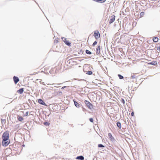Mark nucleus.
<instances>
[{
  "mask_svg": "<svg viewBox=\"0 0 160 160\" xmlns=\"http://www.w3.org/2000/svg\"><path fill=\"white\" fill-rule=\"evenodd\" d=\"M2 139H4V140L6 139L7 140H9V132L8 131H6L5 132L3 133V135L2 136Z\"/></svg>",
  "mask_w": 160,
  "mask_h": 160,
  "instance_id": "1",
  "label": "nucleus"
},
{
  "mask_svg": "<svg viewBox=\"0 0 160 160\" xmlns=\"http://www.w3.org/2000/svg\"><path fill=\"white\" fill-rule=\"evenodd\" d=\"M10 141L9 140L2 139V146L6 147L10 143Z\"/></svg>",
  "mask_w": 160,
  "mask_h": 160,
  "instance_id": "2",
  "label": "nucleus"
},
{
  "mask_svg": "<svg viewBox=\"0 0 160 160\" xmlns=\"http://www.w3.org/2000/svg\"><path fill=\"white\" fill-rule=\"evenodd\" d=\"M93 36L97 39L100 37V34L98 30H97L94 32Z\"/></svg>",
  "mask_w": 160,
  "mask_h": 160,
  "instance_id": "3",
  "label": "nucleus"
},
{
  "mask_svg": "<svg viewBox=\"0 0 160 160\" xmlns=\"http://www.w3.org/2000/svg\"><path fill=\"white\" fill-rule=\"evenodd\" d=\"M84 102L85 104L89 109H91L93 108V106L92 104L89 102L87 100H85Z\"/></svg>",
  "mask_w": 160,
  "mask_h": 160,
  "instance_id": "4",
  "label": "nucleus"
},
{
  "mask_svg": "<svg viewBox=\"0 0 160 160\" xmlns=\"http://www.w3.org/2000/svg\"><path fill=\"white\" fill-rule=\"evenodd\" d=\"M63 41L65 42V43L68 46H70L71 45V43L69 42L68 40H67V39L65 38H62Z\"/></svg>",
  "mask_w": 160,
  "mask_h": 160,
  "instance_id": "5",
  "label": "nucleus"
},
{
  "mask_svg": "<svg viewBox=\"0 0 160 160\" xmlns=\"http://www.w3.org/2000/svg\"><path fill=\"white\" fill-rule=\"evenodd\" d=\"M111 18L109 20V24H111L115 20V16L114 15H112L111 17Z\"/></svg>",
  "mask_w": 160,
  "mask_h": 160,
  "instance_id": "6",
  "label": "nucleus"
},
{
  "mask_svg": "<svg viewBox=\"0 0 160 160\" xmlns=\"http://www.w3.org/2000/svg\"><path fill=\"white\" fill-rule=\"evenodd\" d=\"M38 102L40 104L46 106L45 102L41 99H39L38 100Z\"/></svg>",
  "mask_w": 160,
  "mask_h": 160,
  "instance_id": "7",
  "label": "nucleus"
},
{
  "mask_svg": "<svg viewBox=\"0 0 160 160\" xmlns=\"http://www.w3.org/2000/svg\"><path fill=\"white\" fill-rule=\"evenodd\" d=\"M13 80L15 84H16L19 81V79L18 77H16L14 76L13 78Z\"/></svg>",
  "mask_w": 160,
  "mask_h": 160,
  "instance_id": "8",
  "label": "nucleus"
},
{
  "mask_svg": "<svg viewBox=\"0 0 160 160\" xmlns=\"http://www.w3.org/2000/svg\"><path fill=\"white\" fill-rule=\"evenodd\" d=\"M100 52V46L99 45L96 48V53L98 54Z\"/></svg>",
  "mask_w": 160,
  "mask_h": 160,
  "instance_id": "9",
  "label": "nucleus"
},
{
  "mask_svg": "<svg viewBox=\"0 0 160 160\" xmlns=\"http://www.w3.org/2000/svg\"><path fill=\"white\" fill-rule=\"evenodd\" d=\"M24 91L23 88H22L20 89L19 90L17 91V92L20 94H22Z\"/></svg>",
  "mask_w": 160,
  "mask_h": 160,
  "instance_id": "10",
  "label": "nucleus"
},
{
  "mask_svg": "<svg viewBox=\"0 0 160 160\" xmlns=\"http://www.w3.org/2000/svg\"><path fill=\"white\" fill-rule=\"evenodd\" d=\"M73 101L74 102L75 106L77 108H79V105L78 103L77 102H76L75 100H73Z\"/></svg>",
  "mask_w": 160,
  "mask_h": 160,
  "instance_id": "11",
  "label": "nucleus"
},
{
  "mask_svg": "<svg viewBox=\"0 0 160 160\" xmlns=\"http://www.w3.org/2000/svg\"><path fill=\"white\" fill-rule=\"evenodd\" d=\"M76 159L81 160H83L84 159V158L83 156H78L76 158Z\"/></svg>",
  "mask_w": 160,
  "mask_h": 160,
  "instance_id": "12",
  "label": "nucleus"
},
{
  "mask_svg": "<svg viewBox=\"0 0 160 160\" xmlns=\"http://www.w3.org/2000/svg\"><path fill=\"white\" fill-rule=\"evenodd\" d=\"M95 1L100 3H103L106 0H94Z\"/></svg>",
  "mask_w": 160,
  "mask_h": 160,
  "instance_id": "13",
  "label": "nucleus"
},
{
  "mask_svg": "<svg viewBox=\"0 0 160 160\" xmlns=\"http://www.w3.org/2000/svg\"><path fill=\"white\" fill-rule=\"evenodd\" d=\"M158 40V38L157 37H154L153 38V41L154 42H157Z\"/></svg>",
  "mask_w": 160,
  "mask_h": 160,
  "instance_id": "14",
  "label": "nucleus"
},
{
  "mask_svg": "<svg viewBox=\"0 0 160 160\" xmlns=\"http://www.w3.org/2000/svg\"><path fill=\"white\" fill-rule=\"evenodd\" d=\"M18 120L20 121H22L23 120V118L21 116H18Z\"/></svg>",
  "mask_w": 160,
  "mask_h": 160,
  "instance_id": "15",
  "label": "nucleus"
},
{
  "mask_svg": "<svg viewBox=\"0 0 160 160\" xmlns=\"http://www.w3.org/2000/svg\"><path fill=\"white\" fill-rule=\"evenodd\" d=\"M118 127L119 128H121V124L120 122H118L117 123Z\"/></svg>",
  "mask_w": 160,
  "mask_h": 160,
  "instance_id": "16",
  "label": "nucleus"
},
{
  "mask_svg": "<svg viewBox=\"0 0 160 160\" xmlns=\"http://www.w3.org/2000/svg\"><path fill=\"white\" fill-rule=\"evenodd\" d=\"M135 74L133 73V75L131 76V78L132 79H135L137 78V77L135 75Z\"/></svg>",
  "mask_w": 160,
  "mask_h": 160,
  "instance_id": "17",
  "label": "nucleus"
},
{
  "mask_svg": "<svg viewBox=\"0 0 160 160\" xmlns=\"http://www.w3.org/2000/svg\"><path fill=\"white\" fill-rule=\"evenodd\" d=\"M148 64H149L155 65L156 64H157V63L156 62H151L149 63Z\"/></svg>",
  "mask_w": 160,
  "mask_h": 160,
  "instance_id": "18",
  "label": "nucleus"
},
{
  "mask_svg": "<svg viewBox=\"0 0 160 160\" xmlns=\"http://www.w3.org/2000/svg\"><path fill=\"white\" fill-rule=\"evenodd\" d=\"M86 52L87 54H91L92 53L91 52L88 50H86Z\"/></svg>",
  "mask_w": 160,
  "mask_h": 160,
  "instance_id": "19",
  "label": "nucleus"
},
{
  "mask_svg": "<svg viewBox=\"0 0 160 160\" xmlns=\"http://www.w3.org/2000/svg\"><path fill=\"white\" fill-rule=\"evenodd\" d=\"M108 135V137H109V138L111 139H112V138H113L112 135L111 133H109Z\"/></svg>",
  "mask_w": 160,
  "mask_h": 160,
  "instance_id": "20",
  "label": "nucleus"
},
{
  "mask_svg": "<svg viewBox=\"0 0 160 160\" xmlns=\"http://www.w3.org/2000/svg\"><path fill=\"white\" fill-rule=\"evenodd\" d=\"M118 77H119V78L120 79H123V77L121 75L118 74Z\"/></svg>",
  "mask_w": 160,
  "mask_h": 160,
  "instance_id": "21",
  "label": "nucleus"
},
{
  "mask_svg": "<svg viewBox=\"0 0 160 160\" xmlns=\"http://www.w3.org/2000/svg\"><path fill=\"white\" fill-rule=\"evenodd\" d=\"M92 72L91 71H88L87 72V74H88V75H91L92 74Z\"/></svg>",
  "mask_w": 160,
  "mask_h": 160,
  "instance_id": "22",
  "label": "nucleus"
},
{
  "mask_svg": "<svg viewBox=\"0 0 160 160\" xmlns=\"http://www.w3.org/2000/svg\"><path fill=\"white\" fill-rule=\"evenodd\" d=\"M144 14V13L143 12H141L140 14V17H142L143 16Z\"/></svg>",
  "mask_w": 160,
  "mask_h": 160,
  "instance_id": "23",
  "label": "nucleus"
},
{
  "mask_svg": "<svg viewBox=\"0 0 160 160\" xmlns=\"http://www.w3.org/2000/svg\"><path fill=\"white\" fill-rule=\"evenodd\" d=\"M98 147L99 148L104 147V146L101 144H99L98 145Z\"/></svg>",
  "mask_w": 160,
  "mask_h": 160,
  "instance_id": "24",
  "label": "nucleus"
},
{
  "mask_svg": "<svg viewBox=\"0 0 160 160\" xmlns=\"http://www.w3.org/2000/svg\"><path fill=\"white\" fill-rule=\"evenodd\" d=\"M157 50H158L159 51H160V46H157Z\"/></svg>",
  "mask_w": 160,
  "mask_h": 160,
  "instance_id": "25",
  "label": "nucleus"
},
{
  "mask_svg": "<svg viewBox=\"0 0 160 160\" xmlns=\"http://www.w3.org/2000/svg\"><path fill=\"white\" fill-rule=\"evenodd\" d=\"M89 120L92 122H93V119L92 118H90Z\"/></svg>",
  "mask_w": 160,
  "mask_h": 160,
  "instance_id": "26",
  "label": "nucleus"
},
{
  "mask_svg": "<svg viewBox=\"0 0 160 160\" xmlns=\"http://www.w3.org/2000/svg\"><path fill=\"white\" fill-rule=\"evenodd\" d=\"M97 41H95V42H93V44H92V46H94L95 45H96L97 44Z\"/></svg>",
  "mask_w": 160,
  "mask_h": 160,
  "instance_id": "27",
  "label": "nucleus"
},
{
  "mask_svg": "<svg viewBox=\"0 0 160 160\" xmlns=\"http://www.w3.org/2000/svg\"><path fill=\"white\" fill-rule=\"evenodd\" d=\"M131 115L132 116H134V112H132L131 113Z\"/></svg>",
  "mask_w": 160,
  "mask_h": 160,
  "instance_id": "28",
  "label": "nucleus"
},
{
  "mask_svg": "<svg viewBox=\"0 0 160 160\" xmlns=\"http://www.w3.org/2000/svg\"><path fill=\"white\" fill-rule=\"evenodd\" d=\"M28 112H27L26 113V116L28 115Z\"/></svg>",
  "mask_w": 160,
  "mask_h": 160,
  "instance_id": "29",
  "label": "nucleus"
},
{
  "mask_svg": "<svg viewBox=\"0 0 160 160\" xmlns=\"http://www.w3.org/2000/svg\"><path fill=\"white\" fill-rule=\"evenodd\" d=\"M66 86H64L62 88V89H64V88H66Z\"/></svg>",
  "mask_w": 160,
  "mask_h": 160,
  "instance_id": "30",
  "label": "nucleus"
},
{
  "mask_svg": "<svg viewBox=\"0 0 160 160\" xmlns=\"http://www.w3.org/2000/svg\"><path fill=\"white\" fill-rule=\"evenodd\" d=\"M60 84H61L60 83L57 84V85H60Z\"/></svg>",
  "mask_w": 160,
  "mask_h": 160,
  "instance_id": "31",
  "label": "nucleus"
},
{
  "mask_svg": "<svg viewBox=\"0 0 160 160\" xmlns=\"http://www.w3.org/2000/svg\"><path fill=\"white\" fill-rule=\"evenodd\" d=\"M122 102H123V103H124V100H123Z\"/></svg>",
  "mask_w": 160,
  "mask_h": 160,
  "instance_id": "32",
  "label": "nucleus"
},
{
  "mask_svg": "<svg viewBox=\"0 0 160 160\" xmlns=\"http://www.w3.org/2000/svg\"><path fill=\"white\" fill-rule=\"evenodd\" d=\"M122 102H123V103H124V100H123Z\"/></svg>",
  "mask_w": 160,
  "mask_h": 160,
  "instance_id": "33",
  "label": "nucleus"
},
{
  "mask_svg": "<svg viewBox=\"0 0 160 160\" xmlns=\"http://www.w3.org/2000/svg\"><path fill=\"white\" fill-rule=\"evenodd\" d=\"M46 123H47V122L45 123H44V124H45V125H46Z\"/></svg>",
  "mask_w": 160,
  "mask_h": 160,
  "instance_id": "34",
  "label": "nucleus"
},
{
  "mask_svg": "<svg viewBox=\"0 0 160 160\" xmlns=\"http://www.w3.org/2000/svg\"><path fill=\"white\" fill-rule=\"evenodd\" d=\"M55 87H57V86H55Z\"/></svg>",
  "mask_w": 160,
  "mask_h": 160,
  "instance_id": "35",
  "label": "nucleus"
}]
</instances>
